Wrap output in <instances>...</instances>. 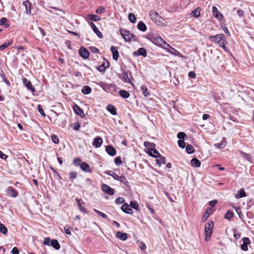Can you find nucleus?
<instances>
[{
  "mask_svg": "<svg viewBox=\"0 0 254 254\" xmlns=\"http://www.w3.org/2000/svg\"><path fill=\"white\" fill-rule=\"evenodd\" d=\"M157 163L159 165H161L162 164H164L166 163V159L165 158L161 156V155H159V156L157 157Z\"/></svg>",
  "mask_w": 254,
  "mask_h": 254,
  "instance_id": "nucleus-32",
  "label": "nucleus"
},
{
  "mask_svg": "<svg viewBox=\"0 0 254 254\" xmlns=\"http://www.w3.org/2000/svg\"><path fill=\"white\" fill-rule=\"evenodd\" d=\"M186 150L188 154H192L194 151L193 146L190 144H188L186 146Z\"/></svg>",
  "mask_w": 254,
  "mask_h": 254,
  "instance_id": "nucleus-42",
  "label": "nucleus"
},
{
  "mask_svg": "<svg viewBox=\"0 0 254 254\" xmlns=\"http://www.w3.org/2000/svg\"><path fill=\"white\" fill-rule=\"evenodd\" d=\"M130 207H131L132 208H133L137 211L139 210V209L138 204L135 201H130Z\"/></svg>",
  "mask_w": 254,
  "mask_h": 254,
  "instance_id": "nucleus-40",
  "label": "nucleus"
},
{
  "mask_svg": "<svg viewBox=\"0 0 254 254\" xmlns=\"http://www.w3.org/2000/svg\"><path fill=\"white\" fill-rule=\"evenodd\" d=\"M213 222L211 221H209L205 226V240L208 241L211 237L213 228Z\"/></svg>",
  "mask_w": 254,
  "mask_h": 254,
  "instance_id": "nucleus-3",
  "label": "nucleus"
},
{
  "mask_svg": "<svg viewBox=\"0 0 254 254\" xmlns=\"http://www.w3.org/2000/svg\"><path fill=\"white\" fill-rule=\"evenodd\" d=\"M69 175L70 180L75 179L77 177V174L75 172H70Z\"/></svg>",
  "mask_w": 254,
  "mask_h": 254,
  "instance_id": "nucleus-50",
  "label": "nucleus"
},
{
  "mask_svg": "<svg viewBox=\"0 0 254 254\" xmlns=\"http://www.w3.org/2000/svg\"><path fill=\"white\" fill-rule=\"evenodd\" d=\"M73 126V128L75 130H78L80 127V125L78 123H74Z\"/></svg>",
  "mask_w": 254,
  "mask_h": 254,
  "instance_id": "nucleus-56",
  "label": "nucleus"
},
{
  "mask_svg": "<svg viewBox=\"0 0 254 254\" xmlns=\"http://www.w3.org/2000/svg\"><path fill=\"white\" fill-rule=\"evenodd\" d=\"M0 232L4 235H6L7 233V229L3 224L0 225Z\"/></svg>",
  "mask_w": 254,
  "mask_h": 254,
  "instance_id": "nucleus-44",
  "label": "nucleus"
},
{
  "mask_svg": "<svg viewBox=\"0 0 254 254\" xmlns=\"http://www.w3.org/2000/svg\"><path fill=\"white\" fill-rule=\"evenodd\" d=\"M116 237L122 241H125L127 238V233L118 231L116 233Z\"/></svg>",
  "mask_w": 254,
  "mask_h": 254,
  "instance_id": "nucleus-24",
  "label": "nucleus"
},
{
  "mask_svg": "<svg viewBox=\"0 0 254 254\" xmlns=\"http://www.w3.org/2000/svg\"><path fill=\"white\" fill-rule=\"evenodd\" d=\"M200 8L199 7H197L191 11L190 15L196 18L198 17L200 15Z\"/></svg>",
  "mask_w": 254,
  "mask_h": 254,
  "instance_id": "nucleus-27",
  "label": "nucleus"
},
{
  "mask_svg": "<svg viewBox=\"0 0 254 254\" xmlns=\"http://www.w3.org/2000/svg\"><path fill=\"white\" fill-rule=\"evenodd\" d=\"M116 203L118 204H121L124 202V199L122 197H119L116 199Z\"/></svg>",
  "mask_w": 254,
  "mask_h": 254,
  "instance_id": "nucleus-55",
  "label": "nucleus"
},
{
  "mask_svg": "<svg viewBox=\"0 0 254 254\" xmlns=\"http://www.w3.org/2000/svg\"><path fill=\"white\" fill-rule=\"evenodd\" d=\"M23 5L25 7L26 13L28 14L31 13V4L28 0H25L22 3Z\"/></svg>",
  "mask_w": 254,
  "mask_h": 254,
  "instance_id": "nucleus-18",
  "label": "nucleus"
},
{
  "mask_svg": "<svg viewBox=\"0 0 254 254\" xmlns=\"http://www.w3.org/2000/svg\"><path fill=\"white\" fill-rule=\"evenodd\" d=\"M103 143V140L101 137H96L94 139L93 145L96 148L100 147Z\"/></svg>",
  "mask_w": 254,
  "mask_h": 254,
  "instance_id": "nucleus-19",
  "label": "nucleus"
},
{
  "mask_svg": "<svg viewBox=\"0 0 254 254\" xmlns=\"http://www.w3.org/2000/svg\"><path fill=\"white\" fill-rule=\"evenodd\" d=\"M80 167L81 169L85 172L91 173L92 171L89 165L87 163H81L80 164Z\"/></svg>",
  "mask_w": 254,
  "mask_h": 254,
  "instance_id": "nucleus-14",
  "label": "nucleus"
},
{
  "mask_svg": "<svg viewBox=\"0 0 254 254\" xmlns=\"http://www.w3.org/2000/svg\"><path fill=\"white\" fill-rule=\"evenodd\" d=\"M177 137L179 139H185L187 137V134L183 132H180L177 134Z\"/></svg>",
  "mask_w": 254,
  "mask_h": 254,
  "instance_id": "nucleus-47",
  "label": "nucleus"
},
{
  "mask_svg": "<svg viewBox=\"0 0 254 254\" xmlns=\"http://www.w3.org/2000/svg\"><path fill=\"white\" fill-rule=\"evenodd\" d=\"M119 94L125 99H127L129 96V93L127 91L123 90H121L119 91Z\"/></svg>",
  "mask_w": 254,
  "mask_h": 254,
  "instance_id": "nucleus-34",
  "label": "nucleus"
},
{
  "mask_svg": "<svg viewBox=\"0 0 254 254\" xmlns=\"http://www.w3.org/2000/svg\"><path fill=\"white\" fill-rule=\"evenodd\" d=\"M115 163L117 165H120L122 164L121 158L120 157H117L115 158Z\"/></svg>",
  "mask_w": 254,
  "mask_h": 254,
  "instance_id": "nucleus-53",
  "label": "nucleus"
},
{
  "mask_svg": "<svg viewBox=\"0 0 254 254\" xmlns=\"http://www.w3.org/2000/svg\"><path fill=\"white\" fill-rule=\"evenodd\" d=\"M226 139L225 137H223L221 142L218 143H215L214 146L216 147H218L220 149L224 148L226 145Z\"/></svg>",
  "mask_w": 254,
  "mask_h": 254,
  "instance_id": "nucleus-26",
  "label": "nucleus"
},
{
  "mask_svg": "<svg viewBox=\"0 0 254 254\" xmlns=\"http://www.w3.org/2000/svg\"><path fill=\"white\" fill-rule=\"evenodd\" d=\"M107 110L113 115H117V111L116 109L114 106L113 105L110 104L107 106Z\"/></svg>",
  "mask_w": 254,
  "mask_h": 254,
  "instance_id": "nucleus-28",
  "label": "nucleus"
},
{
  "mask_svg": "<svg viewBox=\"0 0 254 254\" xmlns=\"http://www.w3.org/2000/svg\"><path fill=\"white\" fill-rule=\"evenodd\" d=\"M178 145L179 146V147H181L182 148H184L186 146L185 142L183 140H181V139L179 140L178 141Z\"/></svg>",
  "mask_w": 254,
  "mask_h": 254,
  "instance_id": "nucleus-49",
  "label": "nucleus"
},
{
  "mask_svg": "<svg viewBox=\"0 0 254 254\" xmlns=\"http://www.w3.org/2000/svg\"><path fill=\"white\" fill-rule=\"evenodd\" d=\"M247 196V194L244 189H241L235 195L237 198H240Z\"/></svg>",
  "mask_w": 254,
  "mask_h": 254,
  "instance_id": "nucleus-30",
  "label": "nucleus"
},
{
  "mask_svg": "<svg viewBox=\"0 0 254 254\" xmlns=\"http://www.w3.org/2000/svg\"><path fill=\"white\" fill-rule=\"evenodd\" d=\"M122 210L127 214H131L133 213L132 210L129 207L127 203H124L121 207Z\"/></svg>",
  "mask_w": 254,
  "mask_h": 254,
  "instance_id": "nucleus-15",
  "label": "nucleus"
},
{
  "mask_svg": "<svg viewBox=\"0 0 254 254\" xmlns=\"http://www.w3.org/2000/svg\"><path fill=\"white\" fill-rule=\"evenodd\" d=\"M117 180L120 181L121 183L125 184L127 186L128 184V182H127V180L123 176H119V179H117Z\"/></svg>",
  "mask_w": 254,
  "mask_h": 254,
  "instance_id": "nucleus-41",
  "label": "nucleus"
},
{
  "mask_svg": "<svg viewBox=\"0 0 254 254\" xmlns=\"http://www.w3.org/2000/svg\"><path fill=\"white\" fill-rule=\"evenodd\" d=\"M81 91L83 94L87 95L91 92L92 89L89 86H84Z\"/></svg>",
  "mask_w": 254,
  "mask_h": 254,
  "instance_id": "nucleus-33",
  "label": "nucleus"
},
{
  "mask_svg": "<svg viewBox=\"0 0 254 254\" xmlns=\"http://www.w3.org/2000/svg\"><path fill=\"white\" fill-rule=\"evenodd\" d=\"M149 17L150 19L154 21L158 18L160 19V16L159 15L158 13L154 10L150 11L149 13Z\"/></svg>",
  "mask_w": 254,
  "mask_h": 254,
  "instance_id": "nucleus-20",
  "label": "nucleus"
},
{
  "mask_svg": "<svg viewBox=\"0 0 254 254\" xmlns=\"http://www.w3.org/2000/svg\"><path fill=\"white\" fill-rule=\"evenodd\" d=\"M24 85L27 88L28 90H31L32 92L35 91L34 87L32 85L31 82L24 78L22 79Z\"/></svg>",
  "mask_w": 254,
  "mask_h": 254,
  "instance_id": "nucleus-12",
  "label": "nucleus"
},
{
  "mask_svg": "<svg viewBox=\"0 0 254 254\" xmlns=\"http://www.w3.org/2000/svg\"><path fill=\"white\" fill-rule=\"evenodd\" d=\"M132 77L130 72H125L123 74V80L127 83H130V79Z\"/></svg>",
  "mask_w": 254,
  "mask_h": 254,
  "instance_id": "nucleus-25",
  "label": "nucleus"
},
{
  "mask_svg": "<svg viewBox=\"0 0 254 254\" xmlns=\"http://www.w3.org/2000/svg\"><path fill=\"white\" fill-rule=\"evenodd\" d=\"M234 214L232 211L228 210L225 215V218L228 220H231L233 217Z\"/></svg>",
  "mask_w": 254,
  "mask_h": 254,
  "instance_id": "nucleus-43",
  "label": "nucleus"
},
{
  "mask_svg": "<svg viewBox=\"0 0 254 254\" xmlns=\"http://www.w3.org/2000/svg\"><path fill=\"white\" fill-rule=\"evenodd\" d=\"M12 44V41L10 40L7 43H4L2 44L1 46H0V51H2L4 49H6L9 46L11 45Z\"/></svg>",
  "mask_w": 254,
  "mask_h": 254,
  "instance_id": "nucleus-36",
  "label": "nucleus"
},
{
  "mask_svg": "<svg viewBox=\"0 0 254 254\" xmlns=\"http://www.w3.org/2000/svg\"><path fill=\"white\" fill-rule=\"evenodd\" d=\"M87 16L90 20L94 21H99L101 19L99 16L95 14H88Z\"/></svg>",
  "mask_w": 254,
  "mask_h": 254,
  "instance_id": "nucleus-35",
  "label": "nucleus"
},
{
  "mask_svg": "<svg viewBox=\"0 0 254 254\" xmlns=\"http://www.w3.org/2000/svg\"><path fill=\"white\" fill-rule=\"evenodd\" d=\"M7 19L6 18L2 17L0 19V25L4 26L5 28H7L9 26L8 24H6V22Z\"/></svg>",
  "mask_w": 254,
  "mask_h": 254,
  "instance_id": "nucleus-39",
  "label": "nucleus"
},
{
  "mask_svg": "<svg viewBox=\"0 0 254 254\" xmlns=\"http://www.w3.org/2000/svg\"><path fill=\"white\" fill-rule=\"evenodd\" d=\"M141 90L145 97H148L149 96L150 94L148 92L147 88L145 86L142 85L141 86Z\"/></svg>",
  "mask_w": 254,
  "mask_h": 254,
  "instance_id": "nucleus-38",
  "label": "nucleus"
},
{
  "mask_svg": "<svg viewBox=\"0 0 254 254\" xmlns=\"http://www.w3.org/2000/svg\"><path fill=\"white\" fill-rule=\"evenodd\" d=\"M106 151L110 156H114L116 154V149L111 145H108L106 147Z\"/></svg>",
  "mask_w": 254,
  "mask_h": 254,
  "instance_id": "nucleus-17",
  "label": "nucleus"
},
{
  "mask_svg": "<svg viewBox=\"0 0 254 254\" xmlns=\"http://www.w3.org/2000/svg\"><path fill=\"white\" fill-rule=\"evenodd\" d=\"M7 157V156L4 153H3L0 150V158H1L2 159H6Z\"/></svg>",
  "mask_w": 254,
  "mask_h": 254,
  "instance_id": "nucleus-64",
  "label": "nucleus"
},
{
  "mask_svg": "<svg viewBox=\"0 0 254 254\" xmlns=\"http://www.w3.org/2000/svg\"><path fill=\"white\" fill-rule=\"evenodd\" d=\"M243 243L241 245V249L244 251L248 250V246L251 244L250 240L248 237H244L243 239Z\"/></svg>",
  "mask_w": 254,
  "mask_h": 254,
  "instance_id": "nucleus-7",
  "label": "nucleus"
},
{
  "mask_svg": "<svg viewBox=\"0 0 254 254\" xmlns=\"http://www.w3.org/2000/svg\"><path fill=\"white\" fill-rule=\"evenodd\" d=\"M90 49L91 52L94 54L98 53L99 52V50L95 47H91L90 48Z\"/></svg>",
  "mask_w": 254,
  "mask_h": 254,
  "instance_id": "nucleus-58",
  "label": "nucleus"
},
{
  "mask_svg": "<svg viewBox=\"0 0 254 254\" xmlns=\"http://www.w3.org/2000/svg\"><path fill=\"white\" fill-rule=\"evenodd\" d=\"M94 211L97 213L98 214L99 216H101L102 217H103V218L104 219H107V216L106 214H104V213L102 212L101 211L98 210H97L96 209H94Z\"/></svg>",
  "mask_w": 254,
  "mask_h": 254,
  "instance_id": "nucleus-46",
  "label": "nucleus"
},
{
  "mask_svg": "<svg viewBox=\"0 0 254 254\" xmlns=\"http://www.w3.org/2000/svg\"><path fill=\"white\" fill-rule=\"evenodd\" d=\"M64 230L65 234L67 235H70L71 234V230L67 226H65L64 228Z\"/></svg>",
  "mask_w": 254,
  "mask_h": 254,
  "instance_id": "nucleus-59",
  "label": "nucleus"
},
{
  "mask_svg": "<svg viewBox=\"0 0 254 254\" xmlns=\"http://www.w3.org/2000/svg\"><path fill=\"white\" fill-rule=\"evenodd\" d=\"M97 69L100 72L104 71L105 67H104V64H102L101 65L97 67Z\"/></svg>",
  "mask_w": 254,
  "mask_h": 254,
  "instance_id": "nucleus-60",
  "label": "nucleus"
},
{
  "mask_svg": "<svg viewBox=\"0 0 254 254\" xmlns=\"http://www.w3.org/2000/svg\"><path fill=\"white\" fill-rule=\"evenodd\" d=\"M7 194L12 197H16L18 194L17 191H16L13 187H9L6 189Z\"/></svg>",
  "mask_w": 254,
  "mask_h": 254,
  "instance_id": "nucleus-5",
  "label": "nucleus"
},
{
  "mask_svg": "<svg viewBox=\"0 0 254 254\" xmlns=\"http://www.w3.org/2000/svg\"><path fill=\"white\" fill-rule=\"evenodd\" d=\"M12 254H19V251L17 248L14 247L11 251Z\"/></svg>",
  "mask_w": 254,
  "mask_h": 254,
  "instance_id": "nucleus-61",
  "label": "nucleus"
},
{
  "mask_svg": "<svg viewBox=\"0 0 254 254\" xmlns=\"http://www.w3.org/2000/svg\"><path fill=\"white\" fill-rule=\"evenodd\" d=\"M105 10V9L104 7L100 6L96 9V12L98 14H101Z\"/></svg>",
  "mask_w": 254,
  "mask_h": 254,
  "instance_id": "nucleus-54",
  "label": "nucleus"
},
{
  "mask_svg": "<svg viewBox=\"0 0 254 254\" xmlns=\"http://www.w3.org/2000/svg\"><path fill=\"white\" fill-rule=\"evenodd\" d=\"M75 200L77 202V205H78V208L79 209V210L81 212H84V213H87V210L85 209V208L83 206H82V204L83 203V201H82V199L76 198L75 199Z\"/></svg>",
  "mask_w": 254,
  "mask_h": 254,
  "instance_id": "nucleus-21",
  "label": "nucleus"
},
{
  "mask_svg": "<svg viewBox=\"0 0 254 254\" xmlns=\"http://www.w3.org/2000/svg\"><path fill=\"white\" fill-rule=\"evenodd\" d=\"M80 162H81V160L80 159H78V158H76L73 161V164L75 165V166H78V165H80Z\"/></svg>",
  "mask_w": 254,
  "mask_h": 254,
  "instance_id": "nucleus-62",
  "label": "nucleus"
},
{
  "mask_svg": "<svg viewBox=\"0 0 254 254\" xmlns=\"http://www.w3.org/2000/svg\"><path fill=\"white\" fill-rule=\"evenodd\" d=\"M154 22L158 25H162L164 24V20L160 17V19H157Z\"/></svg>",
  "mask_w": 254,
  "mask_h": 254,
  "instance_id": "nucleus-52",
  "label": "nucleus"
},
{
  "mask_svg": "<svg viewBox=\"0 0 254 254\" xmlns=\"http://www.w3.org/2000/svg\"><path fill=\"white\" fill-rule=\"evenodd\" d=\"M137 28L139 30L142 32L145 31L147 29L146 25L142 21H139L138 23Z\"/></svg>",
  "mask_w": 254,
  "mask_h": 254,
  "instance_id": "nucleus-31",
  "label": "nucleus"
},
{
  "mask_svg": "<svg viewBox=\"0 0 254 254\" xmlns=\"http://www.w3.org/2000/svg\"><path fill=\"white\" fill-rule=\"evenodd\" d=\"M133 55L135 57L142 56L143 57H145L147 56V52L144 48H140L136 51L133 53Z\"/></svg>",
  "mask_w": 254,
  "mask_h": 254,
  "instance_id": "nucleus-8",
  "label": "nucleus"
},
{
  "mask_svg": "<svg viewBox=\"0 0 254 254\" xmlns=\"http://www.w3.org/2000/svg\"><path fill=\"white\" fill-rule=\"evenodd\" d=\"M79 55L84 59H87L90 55L88 51L84 47H81L79 50Z\"/></svg>",
  "mask_w": 254,
  "mask_h": 254,
  "instance_id": "nucleus-6",
  "label": "nucleus"
},
{
  "mask_svg": "<svg viewBox=\"0 0 254 254\" xmlns=\"http://www.w3.org/2000/svg\"><path fill=\"white\" fill-rule=\"evenodd\" d=\"M233 235H234V238L236 239H239L241 237V234L240 233H239L238 231H237L236 230H235L234 231Z\"/></svg>",
  "mask_w": 254,
  "mask_h": 254,
  "instance_id": "nucleus-57",
  "label": "nucleus"
},
{
  "mask_svg": "<svg viewBox=\"0 0 254 254\" xmlns=\"http://www.w3.org/2000/svg\"><path fill=\"white\" fill-rule=\"evenodd\" d=\"M101 188L102 190L108 194L113 195L114 193V189L107 185L103 184Z\"/></svg>",
  "mask_w": 254,
  "mask_h": 254,
  "instance_id": "nucleus-9",
  "label": "nucleus"
},
{
  "mask_svg": "<svg viewBox=\"0 0 254 254\" xmlns=\"http://www.w3.org/2000/svg\"><path fill=\"white\" fill-rule=\"evenodd\" d=\"M37 109L40 114L43 116L45 117L46 115L43 110L42 107L40 105L37 106Z\"/></svg>",
  "mask_w": 254,
  "mask_h": 254,
  "instance_id": "nucleus-48",
  "label": "nucleus"
},
{
  "mask_svg": "<svg viewBox=\"0 0 254 254\" xmlns=\"http://www.w3.org/2000/svg\"><path fill=\"white\" fill-rule=\"evenodd\" d=\"M212 13L213 16L218 20H221L223 18V15L219 11L216 6L212 7Z\"/></svg>",
  "mask_w": 254,
  "mask_h": 254,
  "instance_id": "nucleus-10",
  "label": "nucleus"
},
{
  "mask_svg": "<svg viewBox=\"0 0 254 254\" xmlns=\"http://www.w3.org/2000/svg\"><path fill=\"white\" fill-rule=\"evenodd\" d=\"M105 173L109 176H112L115 180L118 179L119 176L116 174L112 171H107Z\"/></svg>",
  "mask_w": 254,
  "mask_h": 254,
  "instance_id": "nucleus-37",
  "label": "nucleus"
},
{
  "mask_svg": "<svg viewBox=\"0 0 254 254\" xmlns=\"http://www.w3.org/2000/svg\"><path fill=\"white\" fill-rule=\"evenodd\" d=\"M52 139L53 142H54L55 143L57 144L59 142L58 137L55 134H53L52 135Z\"/></svg>",
  "mask_w": 254,
  "mask_h": 254,
  "instance_id": "nucleus-51",
  "label": "nucleus"
},
{
  "mask_svg": "<svg viewBox=\"0 0 254 254\" xmlns=\"http://www.w3.org/2000/svg\"><path fill=\"white\" fill-rule=\"evenodd\" d=\"M120 32L126 42H130L131 40H136V36L131 33L128 30L120 29Z\"/></svg>",
  "mask_w": 254,
  "mask_h": 254,
  "instance_id": "nucleus-2",
  "label": "nucleus"
},
{
  "mask_svg": "<svg viewBox=\"0 0 254 254\" xmlns=\"http://www.w3.org/2000/svg\"><path fill=\"white\" fill-rule=\"evenodd\" d=\"M43 244L47 246H51L56 250L60 249V245L58 241L56 240H51L50 238L47 237L44 239Z\"/></svg>",
  "mask_w": 254,
  "mask_h": 254,
  "instance_id": "nucleus-4",
  "label": "nucleus"
},
{
  "mask_svg": "<svg viewBox=\"0 0 254 254\" xmlns=\"http://www.w3.org/2000/svg\"><path fill=\"white\" fill-rule=\"evenodd\" d=\"M128 19L132 23L136 22V19L134 14L129 13L128 15Z\"/></svg>",
  "mask_w": 254,
  "mask_h": 254,
  "instance_id": "nucleus-45",
  "label": "nucleus"
},
{
  "mask_svg": "<svg viewBox=\"0 0 254 254\" xmlns=\"http://www.w3.org/2000/svg\"><path fill=\"white\" fill-rule=\"evenodd\" d=\"M151 40L156 45H161L165 43L164 40L160 37H155L153 36L151 37Z\"/></svg>",
  "mask_w": 254,
  "mask_h": 254,
  "instance_id": "nucleus-11",
  "label": "nucleus"
},
{
  "mask_svg": "<svg viewBox=\"0 0 254 254\" xmlns=\"http://www.w3.org/2000/svg\"><path fill=\"white\" fill-rule=\"evenodd\" d=\"M90 26L91 27L93 31L98 36L99 38H103V35L100 31L98 30L97 27L95 26L94 23L91 22L90 23Z\"/></svg>",
  "mask_w": 254,
  "mask_h": 254,
  "instance_id": "nucleus-16",
  "label": "nucleus"
},
{
  "mask_svg": "<svg viewBox=\"0 0 254 254\" xmlns=\"http://www.w3.org/2000/svg\"><path fill=\"white\" fill-rule=\"evenodd\" d=\"M73 110L74 112L77 114L78 115L83 117L84 116V114L82 110L77 105H75L73 106Z\"/></svg>",
  "mask_w": 254,
  "mask_h": 254,
  "instance_id": "nucleus-23",
  "label": "nucleus"
},
{
  "mask_svg": "<svg viewBox=\"0 0 254 254\" xmlns=\"http://www.w3.org/2000/svg\"><path fill=\"white\" fill-rule=\"evenodd\" d=\"M200 164V161L196 158H193L191 160V165L194 167H199Z\"/></svg>",
  "mask_w": 254,
  "mask_h": 254,
  "instance_id": "nucleus-29",
  "label": "nucleus"
},
{
  "mask_svg": "<svg viewBox=\"0 0 254 254\" xmlns=\"http://www.w3.org/2000/svg\"><path fill=\"white\" fill-rule=\"evenodd\" d=\"M209 40L213 42H215L219 46L222 47L225 51H226L227 48L225 46V36L223 34H220L216 35L214 36H211L209 38Z\"/></svg>",
  "mask_w": 254,
  "mask_h": 254,
  "instance_id": "nucleus-1",
  "label": "nucleus"
},
{
  "mask_svg": "<svg viewBox=\"0 0 254 254\" xmlns=\"http://www.w3.org/2000/svg\"><path fill=\"white\" fill-rule=\"evenodd\" d=\"M111 51L113 54V59L114 60L117 61L119 57V54L118 50V48L114 46H112L111 47Z\"/></svg>",
  "mask_w": 254,
  "mask_h": 254,
  "instance_id": "nucleus-13",
  "label": "nucleus"
},
{
  "mask_svg": "<svg viewBox=\"0 0 254 254\" xmlns=\"http://www.w3.org/2000/svg\"><path fill=\"white\" fill-rule=\"evenodd\" d=\"M148 153L150 156L154 158H157L160 155L156 149L153 148L149 149Z\"/></svg>",
  "mask_w": 254,
  "mask_h": 254,
  "instance_id": "nucleus-22",
  "label": "nucleus"
},
{
  "mask_svg": "<svg viewBox=\"0 0 254 254\" xmlns=\"http://www.w3.org/2000/svg\"><path fill=\"white\" fill-rule=\"evenodd\" d=\"M217 202V200H213L212 201H210L209 202V204L211 207H214L216 204Z\"/></svg>",
  "mask_w": 254,
  "mask_h": 254,
  "instance_id": "nucleus-63",
  "label": "nucleus"
}]
</instances>
